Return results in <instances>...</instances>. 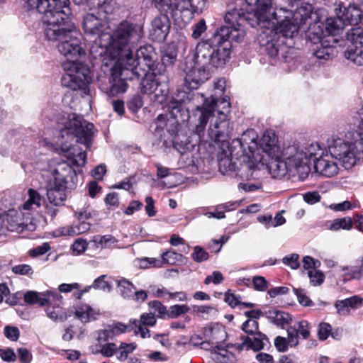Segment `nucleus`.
Listing matches in <instances>:
<instances>
[{
    "instance_id": "19",
    "label": "nucleus",
    "mask_w": 363,
    "mask_h": 363,
    "mask_svg": "<svg viewBox=\"0 0 363 363\" xmlns=\"http://www.w3.org/2000/svg\"><path fill=\"white\" fill-rule=\"evenodd\" d=\"M323 150L321 149L319 144H311L304 150L297 152L294 155V161L298 171L299 169H303L306 177L308 176V172L311 171V164L313 161V164L315 160H318L323 157Z\"/></svg>"
},
{
    "instance_id": "20",
    "label": "nucleus",
    "mask_w": 363,
    "mask_h": 363,
    "mask_svg": "<svg viewBox=\"0 0 363 363\" xmlns=\"http://www.w3.org/2000/svg\"><path fill=\"white\" fill-rule=\"evenodd\" d=\"M169 109L171 118L174 120L173 127L170 128L169 131L175 134L179 131L180 126L188 121L190 118L189 108L186 106V100L184 99H172L169 103Z\"/></svg>"
},
{
    "instance_id": "30",
    "label": "nucleus",
    "mask_w": 363,
    "mask_h": 363,
    "mask_svg": "<svg viewBox=\"0 0 363 363\" xmlns=\"http://www.w3.org/2000/svg\"><path fill=\"white\" fill-rule=\"evenodd\" d=\"M62 303H48L45 309L46 314L51 320L54 321H63L66 318V314L60 304Z\"/></svg>"
},
{
    "instance_id": "64",
    "label": "nucleus",
    "mask_w": 363,
    "mask_h": 363,
    "mask_svg": "<svg viewBox=\"0 0 363 363\" xmlns=\"http://www.w3.org/2000/svg\"><path fill=\"white\" fill-rule=\"evenodd\" d=\"M87 242L85 240L78 239L74 242L71 249L73 252H76L77 254L84 252L87 248Z\"/></svg>"
},
{
    "instance_id": "58",
    "label": "nucleus",
    "mask_w": 363,
    "mask_h": 363,
    "mask_svg": "<svg viewBox=\"0 0 363 363\" xmlns=\"http://www.w3.org/2000/svg\"><path fill=\"white\" fill-rule=\"evenodd\" d=\"M191 6V12L201 13L206 6V0H188Z\"/></svg>"
},
{
    "instance_id": "50",
    "label": "nucleus",
    "mask_w": 363,
    "mask_h": 363,
    "mask_svg": "<svg viewBox=\"0 0 363 363\" xmlns=\"http://www.w3.org/2000/svg\"><path fill=\"white\" fill-rule=\"evenodd\" d=\"M280 152H279V156L276 157H270L272 158V161L269 162L268 167L270 172H274V173L277 172V174H279L281 170H284V167H285V164L279 160Z\"/></svg>"
},
{
    "instance_id": "28",
    "label": "nucleus",
    "mask_w": 363,
    "mask_h": 363,
    "mask_svg": "<svg viewBox=\"0 0 363 363\" xmlns=\"http://www.w3.org/2000/svg\"><path fill=\"white\" fill-rule=\"evenodd\" d=\"M102 21L92 13H87L83 21L84 32L91 35H99L101 32Z\"/></svg>"
},
{
    "instance_id": "53",
    "label": "nucleus",
    "mask_w": 363,
    "mask_h": 363,
    "mask_svg": "<svg viewBox=\"0 0 363 363\" xmlns=\"http://www.w3.org/2000/svg\"><path fill=\"white\" fill-rule=\"evenodd\" d=\"M214 350L216 355V358L220 362L225 363L227 362L230 356L233 357L232 352H229L228 350L223 347H220L219 346L216 345Z\"/></svg>"
},
{
    "instance_id": "18",
    "label": "nucleus",
    "mask_w": 363,
    "mask_h": 363,
    "mask_svg": "<svg viewBox=\"0 0 363 363\" xmlns=\"http://www.w3.org/2000/svg\"><path fill=\"white\" fill-rule=\"evenodd\" d=\"M336 16L328 18L325 21V29L330 38H333L335 35L345 28L349 24H352L354 21L353 15L350 13V8L339 5L335 9Z\"/></svg>"
},
{
    "instance_id": "14",
    "label": "nucleus",
    "mask_w": 363,
    "mask_h": 363,
    "mask_svg": "<svg viewBox=\"0 0 363 363\" xmlns=\"http://www.w3.org/2000/svg\"><path fill=\"white\" fill-rule=\"evenodd\" d=\"M308 40L313 43L312 53L319 60L327 61L337 55V51L335 44L336 40L333 38H322L317 33L309 32Z\"/></svg>"
},
{
    "instance_id": "43",
    "label": "nucleus",
    "mask_w": 363,
    "mask_h": 363,
    "mask_svg": "<svg viewBox=\"0 0 363 363\" xmlns=\"http://www.w3.org/2000/svg\"><path fill=\"white\" fill-rule=\"evenodd\" d=\"M332 326L325 322H322L318 325V337L320 340L324 341L328 339L331 333Z\"/></svg>"
},
{
    "instance_id": "33",
    "label": "nucleus",
    "mask_w": 363,
    "mask_h": 363,
    "mask_svg": "<svg viewBox=\"0 0 363 363\" xmlns=\"http://www.w3.org/2000/svg\"><path fill=\"white\" fill-rule=\"evenodd\" d=\"M76 316L82 322H88L91 319H95L94 310L89 305L78 306L75 311Z\"/></svg>"
},
{
    "instance_id": "8",
    "label": "nucleus",
    "mask_w": 363,
    "mask_h": 363,
    "mask_svg": "<svg viewBox=\"0 0 363 363\" xmlns=\"http://www.w3.org/2000/svg\"><path fill=\"white\" fill-rule=\"evenodd\" d=\"M143 25L125 20L120 23L114 31L113 38L121 54L134 49L143 38Z\"/></svg>"
},
{
    "instance_id": "49",
    "label": "nucleus",
    "mask_w": 363,
    "mask_h": 363,
    "mask_svg": "<svg viewBox=\"0 0 363 363\" xmlns=\"http://www.w3.org/2000/svg\"><path fill=\"white\" fill-rule=\"evenodd\" d=\"M117 350L118 347L115 343H106L96 353H100L106 357H111L117 352Z\"/></svg>"
},
{
    "instance_id": "3",
    "label": "nucleus",
    "mask_w": 363,
    "mask_h": 363,
    "mask_svg": "<svg viewBox=\"0 0 363 363\" xmlns=\"http://www.w3.org/2000/svg\"><path fill=\"white\" fill-rule=\"evenodd\" d=\"M96 131L92 123L84 120L82 116L72 114L66 122L65 128L60 130L62 138L66 141L62 142L61 150L67 161L57 164L53 171L54 184L68 189H74L78 183V174L74 166L83 167L86 162V155L77 145H68L67 140H74L82 143L89 149L92 145V138Z\"/></svg>"
},
{
    "instance_id": "13",
    "label": "nucleus",
    "mask_w": 363,
    "mask_h": 363,
    "mask_svg": "<svg viewBox=\"0 0 363 363\" xmlns=\"http://www.w3.org/2000/svg\"><path fill=\"white\" fill-rule=\"evenodd\" d=\"M313 11V6L309 3H301L295 11L276 8L273 11V21L280 23L286 19L287 22L296 25L298 30L301 24L306 23L307 20L311 18Z\"/></svg>"
},
{
    "instance_id": "57",
    "label": "nucleus",
    "mask_w": 363,
    "mask_h": 363,
    "mask_svg": "<svg viewBox=\"0 0 363 363\" xmlns=\"http://www.w3.org/2000/svg\"><path fill=\"white\" fill-rule=\"evenodd\" d=\"M12 272L16 274L28 275L33 274V271L32 267L26 264H18L12 267Z\"/></svg>"
},
{
    "instance_id": "59",
    "label": "nucleus",
    "mask_w": 363,
    "mask_h": 363,
    "mask_svg": "<svg viewBox=\"0 0 363 363\" xmlns=\"http://www.w3.org/2000/svg\"><path fill=\"white\" fill-rule=\"evenodd\" d=\"M223 280V276L219 271H213L211 275H208L206 277L204 284L208 285L212 282L217 285L220 284Z\"/></svg>"
},
{
    "instance_id": "35",
    "label": "nucleus",
    "mask_w": 363,
    "mask_h": 363,
    "mask_svg": "<svg viewBox=\"0 0 363 363\" xmlns=\"http://www.w3.org/2000/svg\"><path fill=\"white\" fill-rule=\"evenodd\" d=\"M135 343L121 342L118 347L117 352L118 354L117 358L120 361H124L128 358L129 354L132 353L136 349Z\"/></svg>"
},
{
    "instance_id": "2",
    "label": "nucleus",
    "mask_w": 363,
    "mask_h": 363,
    "mask_svg": "<svg viewBox=\"0 0 363 363\" xmlns=\"http://www.w3.org/2000/svg\"><path fill=\"white\" fill-rule=\"evenodd\" d=\"M240 30L219 28L213 36L199 42L196 47L194 66L185 71L184 86L187 89H197L210 78L211 72L223 67L230 58L232 43H240Z\"/></svg>"
},
{
    "instance_id": "15",
    "label": "nucleus",
    "mask_w": 363,
    "mask_h": 363,
    "mask_svg": "<svg viewBox=\"0 0 363 363\" xmlns=\"http://www.w3.org/2000/svg\"><path fill=\"white\" fill-rule=\"evenodd\" d=\"M350 42L345 51V57L357 66L363 65V28L355 27L347 33Z\"/></svg>"
},
{
    "instance_id": "40",
    "label": "nucleus",
    "mask_w": 363,
    "mask_h": 363,
    "mask_svg": "<svg viewBox=\"0 0 363 363\" xmlns=\"http://www.w3.org/2000/svg\"><path fill=\"white\" fill-rule=\"evenodd\" d=\"M148 306L153 311V313H157L159 318H164L167 316V309L160 301H151L148 303Z\"/></svg>"
},
{
    "instance_id": "31",
    "label": "nucleus",
    "mask_w": 363,
    "mask_h": 363,
    "mask_svg": "<svg viewBox=\"0 0 363 363\" xmlns=\"http://www.w3.org/2000/svg\"><path fill=\"white\" fill-rule=\"evenodd\" d=\"M177 53L175 50H171L165 52L161 58V62H156L155 69L159 70V68L162 67L163 70L161 72V74H167V69L172 66L177 60Z\"/></svg>"
},
{
    "instance_id": "55",
    "label": "nucleus",
    "mask_w": 363,
    "mask_h": 363,
    "mask_svg": "<svg viewBox=\"0 0 363 363\" xmlns=\"http://www.w3.org/2000/svg\"><path fill=\"white\" fill-rule=\"evenodd\" d=\"M4 333L6 337L11 341H16L20 335V331L16 326H5Z\"/></svg>"
},
{
    "instance_id": "52",
    "label": "nucleus",
    "mask_w": 363,
    "mask_h": 363,
    "mask_svg": "<svg viewBox=\"0 0 363 363\" xmlns=\"http://www.w3.org/2000/svg\"><path fill=\"white\" fill-rule=\"evenodd\" d=\"M303 267L308 270H313L320 267L321 263L318 259H314L311 256H305L303 258Z\"/></svg>"
},
{
    "instance_id": "61",
    "label": "nucleus",
    "mask_w": 363,
    "mask_h": 363,
    "mask_svg": "<svg viewBox=\"0 0 363 363\" xmlns=\"http://www.w3.org/2000/svg\"><path fill=\"white\" fill-rule=\"evenodd\" d=\"M0 352L1 358L4 362H11L16 359V355L11 348H7L6 350L0 349Z\"/></svg>"
},
{
    "instance_id": "38",
    "label": "nucleus",
    "mask_w": 363,
    "mask_h": 363,
    "mask_svg": "<svg viewBox=\"0 0 363 363\" xmlns=\"http://www.w3.org/2000/svg\"><path fill=\"white\" fill-rule=\"evenodd\" d=\"M28 196V200L23 204L24 209H30L33 205H35L37 207L40 206L41 197L36 190L30 189Z\"/></svg>"
},
{
    "instance_id": "29",
    "label": "nucleus",
    "mask_w": 363,
    "mask_h": 363,
    "mask_svg": "<svg viewBox=\"0 0 363 363\" xmlns=\"http://www.w3.org/2000/svg\"><path fill=\"white\" fill-rule=\"evenodd\" d=\"M67 188L58 186L53 183V186L48 188L47 196L49 202L55 206H60L66 199L65 190Z\"/></svg>"
},
{
    "instance_id": "1",
    "label": "nucleus",
    "mask_w": 363,
    "mask_h": 363,
    "mask_svg": "<svg viewBox=\"0 0 363 363\" xmlns=\"http://www.w3.org/2000/svg\"><path fill=\"white\" fill-rule=\"evenodd\" d=\"M26 3L29 9L42 14L45 38L59 41L58 50L67 58L62 64L66 72L61 78L62 85L86 93L91 82V72L87 65L78 60L85 51L81 46L82 34L72 21L69 0H27Z\"/></svg>"
},
{
    "instance_id": "41",
    "label": "nucleus",
    "mask_w": 363,
    "mask_h": 363,
    "mask_svg": "<svg viewBox=\"0 0 363 363\" xmlns=\"http://www.w3.org/2000/svg\"><path fill=\"white\" fill-rule=\"evenodd\" d=\"M294 326L296 329L298 335L303 339H308L310 337L309 323L307 320H301Z\"/></svg>"
},
{
    "instance_id": "37",
    "label": "nucleus",
    "mask_w": 363,
    "mask_h": 363,
    "mask_svg": "<svg viewBox=\"0 0 363 363\" xmlns=\"http://www.w3.org/2000/svg\"><path fill=\"white\" fill-rule=\"evenodd\" d=\"M167 83L168 82H161L160 86H158L157 91L153 93L155 94V102L162 104L166 101V98L169 92Z\"/></svg>"
},
{
    "instance_id": "32",
    "label": "nucleus",
    "mask_w": 363,
    "mask_h": 363,
    "mask_svg": "<svg viewBox=\"0 0 363 363\" xmlns=\"http://www.w3.org/2000/svg\"><path fill=\"white\" fill-rule=\"evenodd\" d=\"M162 262L167 264H184L186 258L182 254L167 250L162 254Z\"/></svg>"
},
{
    "instance_id": "36",
    "label": "nucleus",
    "mask_w": 363,
    "mask_h": 363,
    "mask_svg": "<svg viewBox=\"0 0 363 363\" xmlns=\"http://www.w3.org/2000/svg\"><path fill=\"white\" fill-rule=\"evenodd\" d=\"M352 228V219L350 217L337 218L330 225V229L338 230L340 229L350 230Z\"/></svg>"
},
{
    "instance_id": "27",
    "label": "nucleus",
    "mask_w": 363,
    "mask_h": 363,
    "mask_svg": "<svg viewBox=\"0 0 363 363\" xmlns=\"http://www.w3.org/2000/svg\"><path fill=\"white\" fill-rule=\"evenodd\" d=\"M265 317L272 323L281 328H284L285 326L290 324L292 320L291 315L289 313L277 310L266 311Z\"/></svg>"
},
{
    "instance_id": "34",
    "label": "nucleus",
    "mask_w": 363,
    "mask_h": 363,
    "mask_svg": "<svg viewBox=\"0 0 363 363\" xmlns=\"http://www.w3.org/2000/svg\"><path fill=\"white\" fill-rule=\"evenodd\" d=\"M190 310V308L186 305L175 304L171 306L167 310V317L172 319H175L182 315L186 314Z\"/></svg>"
},
{
    "instance_id": "24",
    "label": "nucleus",
    "mask_w": 363,
    "mask_h": 363,
    "mask_svg": "<svg viewBox=\"0 0 363 363\" xmlns=\"http://www.w3.org/2000/svg\"><path fill=\"white\" fill-rule=\"evenodd\" d=\"M258 149L264 156V153L269 157L279 156V147L277 145V138L272 130H267L262 135L258 143Z\"/></svg>"
},
{
    "instance_id": "48",
    "label": "nucleus",
    "mask_w": 363,
    "mask_h": 363,
    "mask_svg": "<svg viewBox=\"0 0 363 363\" xmlns=\"http://www.w3.org/2000/svg\"><path fill=\"white\" fill-rule=\"evenodd\" d=\"M294 294L297 296L298 303L303 306H311L313 301L306 296L305 291L302 289H294Z\"/></svg>"
},
{
    "instance_id": "46",
    "label": "nucleus",
    "mask_w": 363,
    "mask_h": 363,
    "mask_svg": "<svg viewBox=\"0 0 363 363\" xmlns=\"http://www.w3.org/2000/svg\"><path fill=\"white\" fill-rule=\"evenodd\" d=\"M143 99L139 95H134L127 101V107L132 113H137L143 106Z\"/></svg>"
},
{
    "instance_id": "23",
    "label": "nucleus",
    "mask_w": 363,
    "mask_h": 363,
    "mask_svg": "<svg viewBox=\"0 0 363 363\" xmlns=\"http://www.w3.org/2000/svg\"><path fill=\"white\" fill-rule=\"evenodd\" d=\"M170 29V21L167 14H161L155 17L151 23L150 38L156 42H163Z\"/></svg>"
},
{
    "instance_id": "45",
    "label": "nucleus",
    "mask_w": 363,
    "mask_h": 363,
    "mask_svg": "<svg viewBox=\"0 0 363 363\" xmlns=\"http://www.w3.org/2000/svg\"><path fill=\"white\" fill-rule=\"evenodd\" d=\"M106 275H101L96 278L92 284V286L95 289H101L104 291H111L112 286L111 284L104 280Z\"/></svg>"
},
{
    "instance_id": "17",
    "label": "nucleus",
    "mask_w": 363,
    "mask_h": 363,
    "mask_svg": "<svg viewBox=\"0 0 363 363\" xmlns=\"http://www.w3.org/2000/svg\"><path fill=\"white\" fill-rule=\"evenodd\" d=\"M238 152L235 154V155H237V162L233 161L234 154L233 150H230V157L227 155L226 152L224 153V157H222V155L219 156L218 167L220 172L223 174L228 172H236L237 174L241 178H245L246 179L253 177V171L257 168L242 169V167L244 165L245 162L242 161V159L240 158V155L238 156Z\"/></svg>"
},
{
    "instance_id": "6",
    "label": "nucleus",
    "mask_w": 363,
    "mask_h": 363,
    "mask_svg": "<svg viewBox=\"0 0 363 363\" xmlns=\"http://www.w3.org/2000/svg\"><path fill=\"white\" fill-rule=\"evenodd\" d=\"M357 135L358 138L354 142L337 138H333L328 145L330 155L338 160L346 169L357 163H363V118L359 125Z\"/></svg>"
},
{
    "instance_id": "42",
    "label": "nucleus",
    "mask_w": 363,
    "mask_h": 363,
    "mask_svg": "<svg viewBox=\"0 0 363 363\" xmlns=\"http://www.w3.org/2000/svg\"><path fill=\"white\" fill-rule=\"evenodd\" d=\"M308 276L310 279V282L313 286H319L325 280V274L320 270H308Z\"/></svg>"
},
{
    "instance_id": "4",
    "label": "nucleus",
    "mask_w": 363,
    "mask_h": 363,
    "mask_svg": "<svg viewBox=\"0 0 363 363\" xmlns=\"http://www.w3.org/2000/svg\"><path fill=\"white\" fill-rule=\"evenodd\" d=\"M193 96L196 98L201 97L203 101L202 106H196V111L200 113L199 124L196 126V133L200 135L211 119L208 129L210 139L218 144L220 143L223 150L225 147L229 148L230 130L227 119L230 107L229 97L218 99L211 96L209 99L199 93Z\"/></svg>"
},
{
    "instance_id": "21",
    "label": "nucleus",
    "mask_w": 363,
    "mask_h": 363,
    "mask_svg": "<svg viewBox=\"0 0 363 363\" xmlns=\"http://www.w3.org/2000/svg\"><path fill=\"white\" fill-rule=\"evenodd\" d=\"M62 296L56 290H47L38 293L35 291H27L24 293L23 300L28 305L38 304L44 306L48 303H59L62 302Z\"/></svg>"
},
{
    "instance_id": "12",
    "label": "nucleus",
    "mask_w": 363,
    "mask_h": 363,
    "mask_svg": "<svg viewBox=\"0 0 363 363\" xmlns=\"http://www.w3.org/2000/svg\"><path fill=\"white\" fill-rule=\"evenodd\" d=\"M135 74L126 67L121 65L118 60L111 70L109 86L103 87V90L108 96H115L123 94L128 88L127 80H134Z\"/></svg>"
},
{
    "instance_id": "56",
    "label": "nucleus",
    "mask_w": 363,
    "mask_h": 363,
    "mask_svg": "<svg viewBox=\"0 0 363 363\" xmlns=\"http://www.w3.org/2000/svg\"><path fill=\"white\" fill-rule=\"evenodd\" d=\"M287 340L290 347H296L298 345V334L294 326H290L287 329Z\"/></svg>"
},
{
    "instance_id": "47",
    "label": "nucleus",
    "mask_w": 363,
    "mask_h": 363,
    "mask_svg": "<svg viewBox=\"0 0 363 363\" xmlns=\"http://www.w3.org/2000/svg\"><path fill=\"white\" fill-rule=\"evenodd\" d=\"M206 29L207 26L205 20L203 18L200 19L198 23L192 26L191 37L194 39L199 38Z\"/></svg>"
},
{
    "instance_id": "26",
    "label": "nucleus",
    "mask_w": 363,
    "mask_h": 363,
    "mask_svg": "<svg viewBox=\"0 0 363 363\" xmlns=\"http://www.w3.org/2000/svg\"><path fill=\"white\" fill-rule=\"evenodd\" d=\"M183 1H176L172 2V0H152V4L161 13L174 17L178 15L179 11H182L183 6L182 4Z\"/></svg>"
},
{
    "instance_id": "7",
    "label": "nucleus",
    "mask_w": 363,
    "mask_h": 363,
    "mask_svg": "<svg viewBox=\"0 0 363 363\" xmlns=\"http://www.w3.org/2000/svg\"><path fill=\"white\" fill-rule=\"evenodd\" d=\"M133 50L126 53H121L118 59L121 65L130 69L135 75L139 76L142 72H150L155 69L156 65V53L152 45L140 46L133 57Z\"/></svg>"
},
{
    "instance_id": "10",
    "label": "nucleus",
    "mask_w": 363,
    "mask_h": 363,
    "mask_svg": "<svg viewBox=\"0 0 363 363\" xmlns=\"http://www.w3.org/2000/svg\"><path fill=\"white\" fill-rule=\"evenodd\" d=\"M272 23L275 25L271 30L274 35L270 40H267L265 50L270 57L274 58L280 52H285L287 39L291 38L295 33H298V27L295 24L287 22L286 19L280 23L272 21Z\"/></svg>"
},
{
    "instance_id": "63",
    "label": "nucleus",
    "mask_w": 363,
    "mask_h": 363,
    "mask_svg": "<svg viewBox=\"0 0 363 363\" xmlns=\"http://www.w3.org/2000/svg\"><path fill=\"white\" fill-rule=\"evenodd\" d=\"M139 321L145 326H154L156 323V318L152 313H143Z\"/></svg>"
},
{
    "instance_id": "5",
    "label": "nucleus",
    "mask_w": 363,
    "mask_h": 363,
    "mask_svg": "<svg viewBox=\"0 0 363 363\" xmlns=\"http://www.w3.org/2000/svg\"><path fill=\"white\" fill-rule=\"evenodd\" d=\"M235 6L228 11L224 18L226 26L220 28H228L230 30H240L244 39L245 31L241 28L244 22L255 28L262 23H269L273 21L272 0H237Z\"/></svg>"
},
{
    "instance_id": "44",
    "label": "nucleus",
    "mask_w": 363,
    "mask_h": 363,
    "mask_svg": "<svg viewBox=\"0 0 363 363\" xmlns=\"http://www.w3.org/2000/svg\"><path fill=\"white\" fill-rule=\"evenodd\" d=\"M192 259L196 262H202L208 259V253L201 247L196 246L194 252L191 254Z\"/></svg>"
},
{
    "instance_id": "25",
    "label": "nucleus",
    "mask_w": 363,
    "mask_h": 363,
    "mask_svg": "<svg viewBox=\"0 0 363 363\" xmlns=\"http://www.w3.org/2000/svg\"><path fill=\"white\" fill-rule=\"evenodd\" d=\"M313 169L315 172L325 177H331L336 175L339 169L335 161L330 160L323 157L315 160Z\"/></svg>"
},
{
    "instance_id": "22",
    "label": "nucleus",
    "mask_w": 363,
    "mask_h": 363,
    "mask_svg": "<svg viewBox=\"0 0 363 363\" xmlns=\"http://www.w3.org/2000/svg\"><path fill=\"white\" fill-rule=\"evenodd\" d=\"M117 289L119 294L126 300H132L137 303L144 302L148 297L145 290H137L134 284L125 278L118 281Z\"/></svg>"
},
{
    "instance_id": "39",
    "label": "nucleus",
    "mask_w": 363,
    "mask_h": 363,
    "mask_svg": "<svg viewBox=\"0 0 363 363\" xmlns=\"http://www.w3.org/2000/svg\"><path fill=\"white\" fill-rule=\"evenodd\" d=\"M218 330L215 331L213 327H206L203 328V338L206 341H203L201 345H202V348L207 350L205 347L206 345H209L211 341V344H214V340L216 339L215 335ZM215 343H218V341H216Z\"/></svg>"
},
{
    "instance_id": "54",
    "label": "nucleus",
    "mask_w": 363,
    "mask_h": 363,
    "mask_svg": "<svg viewBox=\"0 0 363 363\" xmlns=\"http://www.w3.org/2000/svg\"><path fill=\"white\" fill-rule=\"evenodd\" d=\"M252 284L255 290L264 291L268 288L266 279L261 276H255L252 279Z\"/></svg>"
},
{
    "instance_id": "9",
    "label": "nucleus",
    "mask_w": 363,
    "mask_h": 363,
    "mask_svg": "<svg viewBox=\"0 0 363 363\" xmlns=\"http://www.w3.org/2000/svg\"><path fill=\"white\" fill-rule=\"evenodd\" d=\"M257 139V134L255 130L248 129L242 133L240 138L233 142L234 146H238L242 152L240 158L245 162L242 169L257 168L259 163H263L264 158L258 149Z\"/></svg>"
},
{
    "instance_id": "11",
    "label": "nucleus",
    "mask_w": 363,
    "mask_h": 363,
    "mask_svg": "<svg viewBox=\"0 0 363 363\" xmlns=\"http://www.w3.org/2000/svg\"><path fill=\"white\" fill-rule=\"evenodd\" d=\"M241 329L247 335L240 336L242 343L238 345L240 350L245 348L259 351L264 348L265 342H269L267 335L259 330V323L255 320H247L242 324Z\"/></svg>"
},
{
    "instance_id": "51",
    "label": "nucleus",
    "mask_w": 363,
    "mask_h": 363,
    "mask_svg": "<svg viewBox=\"0 0 363 363\" xmlns=\"http://www.w3.org/2000/svg\"><path fill=\"white\" fill-rule=\"evenodd\" d=\"M298 258L299 256L298 254H291L288 256L284 257L282 259V262L285 265L290 267L292 269H297L300 267Z\"/></svg>"
},
{
    "instance_id": "62",
    "label": "nucleus",
    "mask_w": 363,
    "mask_h": 363,
    "mask_svg": "<svg viewBox=\"0 0 363 363\" xmlns=\"http://www.w3.org/2000/svg\"><path fill=\"white\" fill-rule=\"evenodd\" d=\"M274 345L279 352H284L287 351L289 344L285 337L277 336L274 340Z\"/></svg>"
},
{
    "instance_id": "60",
    "label": "nucleus",
    "mask_w": 363,
    "mask_h": 363,
    "mask_svg": "<svg viewBox=\"0 0 363 363\" xmlns=\"http://www.w3.org/2000/svg\"><path fill=\"white\" fill-rule=\"evenodd\" d=\"M50 250V246L48 242L43 243L40 246H38L37 247L30 250L28 254L30 257H35L38 255H42L45 254Z\"/></svg>"
},
{
    "instance_id": "16",
    "label": "nucleus",
    "mask_w": 363,
    "mask_h": 363,
    "mask_svg": "<svg viewBox=\"0 0 363 363\" xmlns=\"http://www.w3.org/2000/svg\"><path fill=\"white\" fill-rule=\"evenodd\" d=\"M163 68L160 67L159 70L152 69L150 72H142L139 76L135 75L134 79L140 80V91L143 94H152L157 91L158 86L162 82H168L167 74H161Z\"/></svg>"
}]
</instances>
